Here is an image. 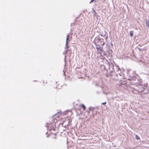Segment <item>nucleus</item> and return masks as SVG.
I'll return each mask as SVG.
<instances>
[{
  "mask_svg": "<svg viewBox=\"0 0 149 149\" xmlns=\"http://www.w3.org/2000/svg\"><path fill=\"white\" fill-rule=\"evenodd\" d=\"M63 114L61 113H58L56 116L55 118H53V122L51 125H50L48 129H49V131L51 132V134H56V133L53 132L52 131H56V123L57 122V117L58 118H59V117L63 115Z\"/></svg>",
  "mask_w": 149,
  "mask_h": 149,
  "instance_id": "obj_1",
  "label": "nucleus"
},
{
  "mask_svg": "<svg viewBox=\"0 0 149 149\" xmlns=\"http://www.w3.org/2000/svg\"><path fill=\"white\" fill-rule=\"evenodd\" d=\"M69 38V35H68L67 36V38L66 39V45L67 46V47L68 48V42H69V41H68Z\"/></svg>",
  "mask_w": 149,
  "mask_h": 149,
  "instance_id": "obj_3",
  "label": "nucleus"
},
{
  "mask_svg": "<svg viewBox=\"0 0 149 149\" xmlns=\"http://www.w3.org/2000/svg\"><path fill=\"white\" fill-rule=\"evenodd\" d=\"M136 139H139V137L137 135H136Z\"/></svg>",
  "mask_w": 149,
  "mask_h": 149,
  "instance_id": "obj_8",
  "label": "nucleus"
},
{
  "mask_svg": "<svg viewBox=\"0 0 149 149\" xmlns=\"http://www.w3.org/2000/svg\"><path fill=\"white\" fill-rule=\"evenodd\" d=\"M130 35L131 37H132L133 34V31H131L130 32Z\"/></svg>",
  "mask_w": 149,
  "mask_h": 149,
  "instance_id": "obj_5",
  "label": "nucleus"
},
{
  "mask_svg": "<svg viewBox=\"0 0 149 149\" xmlns=\"http://www.w3.org/2000/svg\"><path fill=\"white\" fill-rule=\"evenodd\" d=\"M146 25L149 27V20L148 21H147L146 22Z\"/></svg>",
  "mask_w": 149,
  "mask_h": 149,
  "instance_id": "obj_7",
  "label": "nucleus"
},
{
  "mask_svg": "<svg viewBox=\"0 0 149 149\" xmlns=\"http://www.w3.org/2000/svg\"><path fill=\"white\" fill-rule=\"evenodd\" d=\"M81 106L83 108V110H84L86 109V107L83 104H81Z\"/></svg>",
  "mask_w": 149,
  "mask_h": 149,
  "instance_id": "obj_6",
  "label": "nucleus"
},
{
  "mask_svg": "<svg viewBox=\"0 0 149 149\" xmlns=\"http://www.w3.org/2000/svg\"><path fill=\"white\" fill-rule=\"evenodd\" d=\"M99 41H100V42L101 43L100 45H102V46H100L99 44H98V45H96V48L97 53H99L101 55L102 52H103V46L104 45V40L102 39H99Z\"/></svg>",
  "mask_w": 149,
  "mask_h": 149,
  "instance_id": "obj_2",
  "label": "nucleus"
},
{
  "mask_svg": "<svg viewBox=\"0 0 149 149\" xmlns=\"http://www.w3.org/2000/svg\"><path fill=\"white\" fill-rule=\"evenodd\" d=\"M106 104V102H104L102 103V104H103V105H104V104Z\"/></svg>",
  "mask_w": 149,
  "mask_h": 149,
  "instance_id": "obj_9",
  "label": "nucleus"
},
{
  "mask_svg": "<svg viewBox=\"0 0 149 149\" xmlns=\"http://www.w3.org/2000/svg\"><path fill=\"white\" fill-rule=\"evenodd\" d=\"M41 83L43 85H45V84H47V82L46 80H42L41 81Z\"/></svg>",
  "mask_w": 149,
  "mask_h": 149,
  "instance_id": "obj_4",
  "label": "nucleus"
},
{
  "mask_svg": "<svg viewBox=\"0 0 149 149\" xmlns=\"http://www.w3.org/2000/svg\"><path fill=\"white\" fill-rule=\"evenodd\" d=\"M94 1V0H91L90 2V3H92Z\"/></svg>",
  "mask_w": 149,
  "mask_h": 149,
  "instance_id": "obj_10",
  "label": "nucleus"
}]
</instances>
